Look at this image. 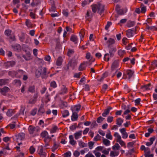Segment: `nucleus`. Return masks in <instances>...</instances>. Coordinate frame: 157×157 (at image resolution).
Returning <instances> with one entry per match:
<instances>
[{
    "mask_svg": "<svg viewBox=\"0 0 157 157\" xmlns=\"http://www.w3.org/2000/svg\"><path fill=\"white\" fill-rule=\"evenodd\" d=\"M123 122V120L121 118H118L116 120V124L119 126H121Z\"/></svg>",
    "mask_w": 157,
    "mask_h": 157,
    "instance_id": "nucleus-26",
    "label": "nucleus"
},
{
    "mask_svg": "<svg viewBox=\"0 0 157 157\" xmlns=\"http://www.w3.org/2000/svg\"><path fill=\"white\" fill-rule=\"evenodd\" d=\"M64 155L65 157H70L71 155V153L70 152L68 151L65 153Z\"/></svg>",
    "mask_w": 157,
    "mask_h": 157,
    "instance_id": "nucleus-60",
    "label": "nucleus"
},
{
    "mask_svg": "<svg viewBox=\"0 0 157 157\" xmlns=\"http://www.w3.org/2000/svg\"><path fill=\"white\" fill-rule=\"evenodd\" d=\"M110 57L108 53L105 54L104 57V59L105 61H108L109 60Z\"/></svg>",
    "mask_w": 157,
    "mask_h": 157,
    "instance_id": "nucleus-38",
    "label": "nucleus"
},
{
    "mask_svg": "<svg viewBox=\"0 0 157 157\" xmlns=\"http://www.w3.org/2000/svg\"><path fill=\"white\" fill-rule=\"evenodd\" d=\"M11 30L9 29H7L5 31V34L8 36H10L11 35Z\"/></svg>",
    "mask_w": 157,
    "mask_h": 157,
    "instance_id": "nucleus-46",
    "label": "nucleus"
},
{
    "mask_svg": "<svg viewBox=\"0 0 157 157\" xmlns=\"http://www.w3.org/2000/svg\"><path fill=\"white\" fill-rule=\"evenodd\" d=\"M115 43V40L112 38H109L107 41L106 43L108 46L109 47L112 44H114Z\"/></svg>",
    "mask_w": 157,
    "mask_h": 157,
    "instance_id": "nucleus-20",
    "label": "nucleus"
},
{
    "mask_svg": "<svg viewBox=\"0 0 157 157\" xmlns=\"http://www.w3.org/2000/svg\"><path fill=\"white\" fill-rule=\"evenodd\" d=\"M38 72L39 74L37 75L38 76L41 75L42 78H45L47 77V75L49 73V71H47L46 68L45 67H43L41 68L40 70H38Z\"/></svg>",
    "mask_w": 157,
    "mask_h": 157,
    "instance_id": "nucleus-5",
    "label": "nucleus"
},
{
    "mask_svg": "<svg viewBox=\"0 0 157 157\" xmlns=\"http://www.w3.org/2000/svg\"><path fill=\"white\" fill-rule=\"evenodd\" d=\"M130 112V106L129 105H127V108L125 110L123 114L122 115L123 117V115H127Z\"/></svg>",
    "mask_w": 157,
    "mask_h": 157,
    "instance_id": "nucleus-33",
    "label": "nucleus"
},
{
    "mask_svg": "<svg viewBox=\"0 0 157 157\" xmlns=\"http://www.w3.org/2000/svg\"><path fill=\"white\" fill-rule=\"evenodd\" d=\"M135 142L134 141H133L130 142H129L128 143V147H135L137 146V145H138L137 144H135Z\"/></svg>",
    "mask_w": 157,
    "mask_h": 157,
    "instance_id": "nucleus-42",
    "label": "nucleus"
},
{
    "mask_svg": "<svg viewBox=\"0 0 157 157\" xmlns=\"http://www.w3.org/2000/svg\"><path fill=\"white\" fill-rule=\"evenodd\" d=\"M85 157H95V156L91 153L89 152Z\"/></svg>",
    "mask_w": 157,
    "mask_h": 157,
    "instance_id": "nucleus-64",
    "label": "nucleus"
},
{
    "mask_svg": "<svg viewBox=\"0 0 157 157\" xmlns=\"http://www.w3.org/2000/svg\"><path fill=\"white\" fill-rule=\"evenodd\" d=\"M69 143L72 146H75L76 144V142L74 139L73 136L72 135L69 136Z\"/></svg>",
    "mask_w": 157,
    "mask_h": 157,
    "instance_id": "nucleus-15",
    "label": "nucleus"
},
{
    "mask_svg": "<svg viewBox=\"0 0 157 157\" xmlns=\"http://www.w3.org/2000/svg\"><path fill=\"white\" fill-rule=\"evenodd\" d=\"M14 49L15 50L19 51L21 49V47L20 45L18 44H15L14 46Z\"/></svg>",
    "mask_w": 157,
    "mask_h": 157,
    "instance_id": "nucleus-34",
    "label": "nucleus"
},
{
    "mask_svg": "<svg viewBox=\"0 0 157 157\" xmlns=\"http://www.w3.org/2000/svg\"><path fill=\"white\" fill-rule=\"evenodd\" d=\"M82 131H78L74 133L75 139L77 140L82 137Z\"/></svg>",
    "mask_w": 157,
    "mask_h": 157,
    "instance_id": "nucleus-14",
    "label": "nucleus"
},
{
    "mask_svg": "<svg viewBox=\"0 0 157 157\" xmlns=\"http://www.w3.org/2000/svg\"><path fill=\"white\" fill-rule=\"evenodd\" d=\"M9 75L12 77L14 76L15 75V72L13 71H9L8 73Z\"/></svg>",
    "mask_w": 157,
    "mask_h": 157,
    "instance_id": "nucleus-62",
    "label": "nucleus"
},
{
    "mask_svg": "<svg viewBox=\"0 0 157 157\" xmlns=\"http://www.w3.org/2000/svg\"><path fill=\"white\" fill-rule=\"evenodd\" d=\"M101 136L98 134L96 136L94 137V140L95 141H98L101 139Z\"/></svg>",
    "mask_w": 157,
    "mask_h": 157,
    "instance_id": "nucleus-51",
    "label": "nucleus"
},
{
    "mask_svg": "<svg viewBox=\"0 0 157 157\" xmlns=\"http://www.w3.org/2000/svg\"><path fill=\"white\" fill-rule=\"evenodd\" d=\"M37 97L36 95H35L34 96V98L33 99H31L29 101V102L32 104H33L36 101V99L37 98Z\"/></svg>",
    "mask_w": 157,
    "mask_h": 157,
    "instance_id": "nucleus-48",
    "label": "nucleus"
},
{
    "mask_svg": "<svg viewBox=\"0 0 157 157\" xmlns=\"http://www.w3.org/2000/svg\"><path fill=\"white\" fill-rule=\"evenodd\" d=\"M62 116L63 117H66L69 115V111L67 110H64L62 111Z\"/></svg>",
    "mask_w": 157,
    "mask_h": 157,
    "instance_id": "nucleus-24",
    "label": "nucleus"
},
{
    "mask_svg": "<svg viewBox=\"0 0 157 157\" xmlns=\"http://www.w3.org/2000/svg\"><path fill=\"white\" fill-rule=\"evenodd\" d=\"M114 136L115 137L117 142L122 139L121 135L117 132H115L114 133Z\"/></svg>",
    "mask_w": 157,
    "mask_h": 157,
    "instance_id": "nucleus-23",
    "label": "nucleus"
},
{
    "mask_svg": "<svg viewBox=\"0 0 157 157\" xmlns=\"http://www.w3.org/2000/svg\"><path fill=\"white\" fill-rule=\"evenodd\" d=\"M118 53L120 56H121L125 54V51L124 50L120 49L118 50Z\"/></svg>",
    "mask_w": 157,
    "mask_h": 157,
    "instance_id": "nucleus-40",
    "label": "nucleus"
},
{
    "mask_svg": "<svg viewBox=\"0 0 157 157\" xmlns=\"http://www.w3.org/2000/svg\"><path fill=\"white\" fill-rule=\"evenodd\" d=\"M119 131L121 134L122 137L124 139H126L128 137V134L126 132L125 128H123L119 129Z\"/></svg>",
    "mask_w": 157,
    "mask_h": 157,
    "instance_id": "nucleus-9",
    "label": "nucleus"
},
{
    "mask_svg": "<svg viewBox=\"0 0 157 157\" xmlns=\"http://www.w3.org/2000/svg\"><path fill=\"white\" fill-rule=\"evenodd\" d=\"M135 25V22L133 21H128L127 25L128 27H131Z\"/></svg>",
    "mask_w": 157,
    "mask_h": 157,
    "instance_id": "nucleus-32",
    "label": "nucleus"
},
{
    "mask_svg": "<svg viewBox=\"0 0 157 157\" xmlns=\"http://www.w3.org/2000/svg\"><path fill=\"white\" fill-rule=\"evenodd\" d=\"M86 63L87 62H83V63L81 64L79 67V70L80 71H82L84 70L86 67Z\"/></svg>",
    "mask_w": 157,
    "mask_h": 157,
    "instance_id": "nucleus-21",
    "label": "nucleus"
},
{
    "mask_svg": "<svg viewBox=\"0 0 157 157\" xmlns=\"http://www.w3.org/2000/svg\"><path fill=\"white\" fill-rule=\"evenodd\" d=\"M67 88L66 87H64L62 90V92L61 93V94H65L67 93Z\"/></svg>",
    "mask_w": 157,
    "mask_h": 157,
    "instance_id": "nucleus-59",
    "label": "nucleus"
},
{
    "mask_svg": "<svg viewBox=\"0 0 157 157\" xmlns=\"http://www.w3.org/2000/svg\"><path fill=\"white\" fill-rule=\"evenodd\" d=\"M78 144L80 147H85L87 146V144L82 142V141L79 140L78 141Z\"/></svg>",
    "mask_w": 157,
    "mask_h": 157,
    "instance_id": "nucleus-35",
    "label": "nucleus"
},
{
    "mask_svg": "<svg viewBox=\"0 0 157 157\" xmlns=\"http://www.w3.org/2000/svg\"><path fill=\"white\" fill-rule=\"evenodd\" d=\"M92 10L93 12L95 13L97 11L100 14L104 11V6L100 4L94 5L92 6Z\"/></svg>",
    "mask_w": 157,
    "mask_h": 157,
    "instance_id": "nucleus-1",
    "label": "nucleus"
},
{
    "mask_svg": "<svg viewBox=\"0 0 157 157\" xmlns=\"http://www.w3.org/2000/svg\"><path fill=\"white\" fill-rule=\"evenodd\" d=\"M110 150V148H109L107 150L105 149L103 150L102 152V153H104L105 155H108L109 154V151Z\"/></svg>",
    "mask_w": 157,
    "mask_h": 157,
    "instance_id": "nucleus-52",
    "label": "nucleus"
},
{
    "mask_svg": "<svg viewBox=\"0 0 157 157\" xmlns=\"http://www.w3.org/2000/svg\"><path fill=\"white\" fill-rule=\"evenodd\" d=\"M41 136L44 138V141L45 142V146H48V142L50 140L51 138L49 136L48 132L47 131H44L41 133Z\"/></svg>",
    "mask_w": 157,
    "mask_h": 157,
    "instance_id": "nucleus-3",
    "label": "nucleus"
},
{
    "mask_svg": "<svg viewBox=\"0 0 157 157\" xmlns=\"http://www.w3.org/2000/svg\"><path fill=\"white\" fill-rule=\"evenodd\" d=\"M25 24L28 27H31L32 26V24L30 21L29 20L27 19L25 21Z\"/></svg>",
    "mask_w": 157,
    "mask_h": 157,
    "instance_id": "nucleus-44",
    "label": "nucleus"
},
{
    "mask_svg": "<svg viewBox=\"0 0 157 157\" xmlns=\"http://www.w3.org/2000/svg\"><path fill=\"white\" fill-rule=\"evenodd\" d=\"M141 12L142 13H144L146 11V6H141Z\"/></svg>",
    "mask_w": 157,
    "mask_h": 157,
    "instance_id": "nucleus-49",
    "label": "nucleus"
},
{
    "mask_svg": "<svg viewBox=\"0 0 157 157\" xmlns=\"http://www.w3.org/2000/svg\"><path fill=\"white\" fill-rule=\"evenodd\" d=\"M134 30L130 29L127 31V36L128 37H132L133 36Z\"/></svg>",
    "mask_w": 157,
    "mask_h": 157,
    "instance_id": "nucleus-13",
    "label": "nucleus"
},
{
    "mask_svg": "<svg viewBox=\"0 0 157 157\" xmlns=\"http://www.w3.org/2000/svg\"><path fill=\"white\" fill-rule=\"evenodd\" d=\"M81 108L80 105H78L72 106L71 108V109L72 113H78Z\"/></svg>",
    "mask_w": 157,
    "mask_h": 157,
    "instance_id": "nucleus-10",
    "label": "nucleus"
},
{
    "mask_svg": "<svg viewBox=\"0 0 157 157\" xmlns=\"http://www.w3.org/2000/svg\"><path fill=\"white\" fill-rule=\"evenodd\" d=\"M113 151L111 152L110 156L112 157L118 155L119 154V148H113Z\"/></svg>",
    "mask_w": 157,
    "mask_h": 157,
    "instance_id": "nucleus-12",
    "label": "nucleus"
},
{
    "mask_svg": "<svg viewBox=\"0 0 157 157\" xmlns=\"http://www.w3.org/2000/svg\"><path fill=\"white\" fill-rule=\"evenodd\" d=\"M103 142L106 146H108L110 144V141L107 139L103 138Z\"/></svg>",
    "mask_w": 157,
    "mask_h": 157,
    "instance_id": "nucleus-29",
    "label": "nucleus"
},
{
    "mask_svg": "<svg viewBox=\"0 0 157 157\" xmlns=\"http://www.w3.org/2000/svg\"><path fill=\"white\" fill-rule=\"evenodd\" d=\"M9 90V89L8 87L5 86L3 88L0 89V92L2 94L5 95L6 93L8 92Z\"/></svg>",
    "mask_w": 157,
    "mask_h": 157,
    "instance_id": "nucleus-16",
    "label": "nucleus"
},
{
    "mask_svg": "<svg viewBox=\"0 0 157 157\" xmlns=\"http://www.w3.org/2000/svg\"><path fill=\"white\" fill-rule=\"evenodd\" d=\"M25 137V134L23 133H20L16 135L13 137V139L15 140L17 142V144L19 146H21L20 145L22 144L21 142H20L24 139Z\"/></svg>",
    "mask_w": 157,
    "mask_h": 157,
    "instance_id": "nucleus-2",
    "label": "nucleus"
},
{
    "mask_svg": "<svg viewBox=\"0 0 157 157\" xmlns=\"http://www.w3.org/2000/svg\"><path fill=\"white\" fill-rule=\"evenodd\" d=\"M108 132L106 134V137L110 140H112L113 139V136L111 134V133L109 130H108Z\"/></svg>",
    "mask_w": 157,
    "mask_h": 157,
    "instance_id": "nucleus-27",
    "label": "nucleus"
},
{
    "mask_svg": "<svg viewBox=\"0 0 157 157\" xmlns=\"http://www.w3.org/2000/svg\"><path fill=\"white\" fill-rule=\"evenodd\" d=\"M112 23L110 21H108L107 24L105 26V28L106 30H107L109 29V27L111 25Z\"/></svg>",
    "mask_w": 157,
    "mask_h": 157,
    "instance_id": "nucleus-55",
    "label": "nucleus"
},
{
    "mask_svg": "<svg viewBox=\"0 0 157 157\" xmlns=\"http://www.w3.org/2000/svg\"><path fill=\"white\" fill-rule=\"evenodd\" d=\"M151 85L150 84H148L147 85H145L142 87V89L144 91L149 90L150 89V87Z\"/></svg>",
    "mask_w": 157,
    "mask_h": 157,
    "instance_id": "nucleus-36",
    "label": "nucleus"
},
{
    "mask_svg": "<svg viewBox=\"0 0 157 157\" xmlns=\"http://www.w3.org/2000/svg\"><path fill=\"white\" fill-rule=\"evenodd\" d=\"M30 134H32L39 131V128L38 127H34L32 126H29L28 128Z\"/></svg>",
    "mask_w": 157,
    "mask_h": 157,
    "instance_id": "nucleus-8",
    "label": "nucleus"
},
{
    "mask_svg": "<svg viewBox=\"0 0 157 157\" xmlns=\"http://www.w3.org/2000/svg\"><path fill=\"white\" fill-rule=\"evenodd\" d=\"M127 19H121L120 22L118 23V24L120 25L121 24L125 23L127 21Z\"/></svg>",
    "mask_w": 157,
    "mask_h": 157,
    "instance_id": "nucleus-57",
    "label": "nucleus"
},
{
    "mask_svg": "<svg viewBox=\"0 0 157 157\" xmlns=\"http://www.w3.org/2000/svg\"><path fill=\"white\" fill-rule=\"evenodd\" d=\"M102 148H97L96 150L93 151V153L95 155L96 157H100L101 154L100 153L97 152L98 151H102Z\"/></svg>",
    "mask_w": 157,
    "mask_h": 157,
    "instance_id": "nucleus-17",
    "label": "nucleus"
},
{
    "mask_svg": "<svg viewBox=\"0 0 157 157\" xmlns=\"http://www.w3.org/2000/svg\"><path fill=\"white\" fill-rule=\"evenodd\" d=\"M97 124L95 121H94L92 123L91 127L92 128H94L97 127Z\"/></svg>",
    "mask_w": 157,
    "mask_h": 157,
    "instance_id": "nucleus-58",
    "label": "nucleus"
},
{
    "mask_svg": "<svg viewBox=\"0 0 157 157\" xmlns=\"http://www.w3.org/2000/svg\"><path fill=\"white\" fill-rule=\"evenodd\" d=\"M78 117L77 113H72V114L71 117V120L72 121H75L77 120Z\"/></svg>",
    "mask_w": 157,
    "mask_h": 157,
    "instance_id": "nucleus-22",
    "label": "nucleus"
},
{
    "mask_svg": "<svg viewBox=\"0 0 157 157\" xmlns=\"http://www.w3.org/2000/svg\"><path fill=\"white\" fill-rule=\"evenodd\" d=\"M133 73L134 71L131 70H125L123 74V78L130 79L132 76Z\"/></svg>",
    "mask_w": 157,
    "mask_h": 157,
    "instance_id": "nucleus-4",
    "label": "nucleus"
},
{
    "mask_svg": "<svg viewBox=\"0 0 157 157\" xmlns=\"http://www.w3.org/2000/svg\"><path fill=\"white\" fill-rule=\"evenodd\" d=\"M6 82V80L4 79H2L0 80V86H2V85L5 84Z\"/></svg>",
    "mask_w": 157,
    "mask_h": 157,
    "instance_id": "nucleus-53",
    "label": "nucleus"
},
{
    "mask_svg": "<svg viewBox=\"0 0 157 157\" xmlns=\"http://www.w3.org/2000/svg\"><path fill=\"white\" fill-rule=\"evenodd\" d=\"M141 150L144 151L145 157H153V154H150L151 152L149 148H141Z\"/></svg>",
    "mask_w": 157,
    "mask_h": 157,
    "instance_id": "nucleus-7",
    "label": "nucleus"
},
{
    "mask_svg": "<svg viewBox=\"0 0 157 157\" xmlns=\"http://www.w3.org/2000/svg\"><path fill=\"white\" fill-rule=\"evenodd\" d=\"M14 83L17 86H20L21 85V82L19 80H15L14 81Z\"/></svg>",
    "mask_w": 157,
    "mask_h": 157,
    "instance_id": "nucleus-45",
    "label": "nucleus"
},
{
    "mask_svg": "<svg viewBox=\"0 0 157 157\" xmlns=\"http://www.w3.org/2000/svg\"><path fill=\"white\" fill-rule=\"evenodd\" d=\"M113 117L112 116H109L107 118V122L108 123H111L113 121Z\"/></svg>",
    "mask_w": 157,
    "mask_h": 157,
    "instance_id": "nucleus-47",
    "label": "nucleus"
},
{
    "mask_svg": "<svg viewBox=\"0 0 157 157\" xmlns=\"http://www.w3.org/2000/svg\"><path fill=\"white\" fill-rule=\"evenodd\" d=\"M14 110L12 109H9L6 113V115L8 117H10L14 114Z\"/></svg>",
    "mask_w": 157,
    "mask_h": 157,
    "instance_id": "nucleus-31",
    "label": "nucleus"
},
{
    "mask_svg": "<svg viewBox=\"0 0 157 157\" xmlns=\"http://www.w3.org/2000/svg\"><path fill=\"white\" fill-rule=\"evenodd\" d=\"M155 140V137H153L150 138L149 142H147L146 143V145L147 146H150L153 143V142Z\"/></svg>",
    "mask_w": 157,
    "mask_h": 157,
    "instance_id": "nucleus-18",
    "label": "nucleus"
},
{
    "mask_svg": "<svg viewBox=\"0 0 157 157\" xmlns=\"http://www.w3.org/2000/svg\"><path fill=\"white\" fill-rule=\"evenodd\" d=\"M74 52L73 50H69L67 52V55L68 56H70Z\"/></svg>",
    "mask_w": 157,
    "mask_h": 157,
    "instance_id": "nucleus-61",
    "label": "nucleus"
},
{
    "mask_svg": "<svg viewBox=\"0 0 157 157\" xmlns=\"http://www.w3.org/2000/svg\"><path fill=\"white\" fill-rule=\"evenodd\" d=\"M60 107L61 108H62L63 109H64V108H66L67 107L68 104H67V103L66 102H62L61 103V104L60 105Z\"/></svg>",
    "mask_w": 157,
    "mask_h": 157,
    "instance_id": "nucleus-37",
    "label": "nucleus"
},
{
    "mask_svg": "<svg viewBox=\"0 0 157 157\" xmlns=\"http://www.w3.org/2000/svg\"><path fill=\"white\" fill-rule=\"evenodd\" d=\"M121 67L119 66V61L117 60L114 61L113 63L111 66L112 71H115L116 72Z\"/></svg>",
    "mask_w": 157,
    "mask_h": 157,
    "instance_id": "nucleus-6",
    "label": "nucleus"
},
{
    "mask_svg": "<svg viewBox=\"0 0 157 157\" xmlns=\"http://www.w3.org/2000/svg\"><path fill=\"white\" fill-rule=\"evenodd\" d=\"M109 112L106 109L105 110L102 115L103 117H105L109 114Z\"/></svg>",
    "mask_w": 157,
    "mask_h": 157,
    "instance_id": "nucleus-39",
    "label": "nucleus"
},
{
    "mask_svg": "<svg viewBox=\"0 0 157 157\" xmlns=\"http://www.w3.org/2000/svg\"><path fill=\"white\" fill-rule=\"evenodd\" d=\"M50 86L53 88H56L57 86L56 82L55 81H52L50 83Z\"/></svg>",
    "mask_w": 157,
    "mask_h": 157,
    "instance_id": "nucleus-43",
    "label": "nucleus"
},
{
    "mask_svg": "<svg viewBox=\"0 0 157 157\" xmlns=\"http://www.w3.org/2000/svg\"><path fill=\"white\" fill-rule=\"evenodd\" d=\"M71 40L76 44L78 42V38L77 36L75 35H72L71 37Z\"/></svg>",
    "mask_w": 157,
    "mask_h": 157,
    "instance_id": "nucleus-25",
    "label": "nucleus"
},
{
    "mask_svg": "<svg viewBox=\"0 0 157 157\" xmlns=\"http://www.w3.org/2000/svg\"><path fill=\"white\" fill-rule=\"evenodd\" d=\"M57 129V128L56 126H54L53 127L50 131L51 133H54L56 132V130Z\"/></svg>",
    "mask_w": 157,
    "mask_h": 157,
    "instance_id": "nucleus-54",
    "label": "nucleus"
},
{
    "mask_svg": "<svg viewBox=\"0 0 157 157\" xmlns=\"http://www.w3.org/2000/svg\"><path fill=\"white\" fill-rule=\"evenodd\" d=\"M104 118H103L101 117L100 116L99 117L97 120V121L98 123H100L102 121L104 120Z\"/></svg>",
    "mask_w": 157,
    "mask_h": 157,
    "instance_id": "nucleus-50",
    "label": "nucleus"
},
{
    "mask_svg": "<svg viewBox=\"0 0 157 157\" xmlns=\"http://www.w3.org/2000/svg\"><path fill=\"white\" fill-rule=\"evenodd\" d=\"M62 61L63 59L61 57H59L56 61V65L58 66H60L62 64Z\"/></svg>",
    "mask_w": 157,
    "mask_h": 157,
    "instance_id": "nucleus-28",
    "label": "nucleus"
},
{
    "mask_svg": "<svg viewBox=\"0 0 157 157\" xmlns=\"http://www.w3.org/2000/svg\"><path fill=\"white\" fill-rule=\"evenodd\" d=\"M39 150L38 154L40 155H43L44 157L46 156V153L45 152V149L43 148H40Z\"/></svg>",
    "mask_w": 157,
    "mask_h": 157,
    "instance_id": "nucleus-19",
    "label": "nucleus"
},
{
    "mask_svg": "<svg viewBox=\"0 0 157 157\" xmlns=\"http://www.w3.org/2000/svg\"><path fill=\"white\" fill-rule=\"evenodd\" d=\"M2 150L4 152V155H6L10 152L11 149L10 148H3Z\"/></svg>",
    "mask_w": 157,
    "mask_h": 157,
    "instance_id": "nucleus-30",
    "label": "nucleus"
},
{
    "mask_svg": "<svg viewBox=\"0 0 157 157\" xmlns=\"http://www.w3.org/2000/svg\"><path fill=\"white\" fill-rule=\"evenodd\" d=\"M89 130V128H86L83 131V134L84 135H85L86 134L88 131Z\"/></svg>",
    "mask_w": 157,
    "mask_h": 157,
    "instance_id": "nucleus-63",
    "label": "nucleus"
},
{
    "mask_svg": "<svg viewBox=\"0 0 157 157\" xmlns=\"http://www.w3.org/2000/svg\"><path fill=\"white\" fill-rule=\"evenodd\" d=\"M15 63V62L13 61H8L4 63V66L6 68H8L14 66Z\"/></svg>",
    "mask_w": 157,
    "mask_h": 157,
    "instance_id": "nucleus-11",
    "label": "nucleus"
},
{
    "mask_svg": "<svg viewBox=\"0 0 157 157\" xmlns=\"http://www.w3.org/2000/svg\"><path fill=\"white\" fill-rule=\"evenodd\" d=\"M117 142L120 144L121 147H125V143L122 139L118 141Z\"/></svg>",
    "mask_w": 157,
    "mask_h": 157,
    "instance_id": "nucleus-41",
    "label": "nucleus"
},
{
    "mask_svg": "<svg viewBox=\"0 0 157 157\" xmlns=\"http://www.w3.org/2000/svg\"><path fill=\"white\" fill-rule=\"evenodd\" d=\"M86 79L84 77H83L82 78L80 81V82L79 83V84L80 85H82L84 84V82L85 80Z\"/></svg>",
    "mask_w": 157,
    "mask_h": 157,
    "instance_id": "nucleus-56",
    "label": "nucleus"
}]
</instances>
